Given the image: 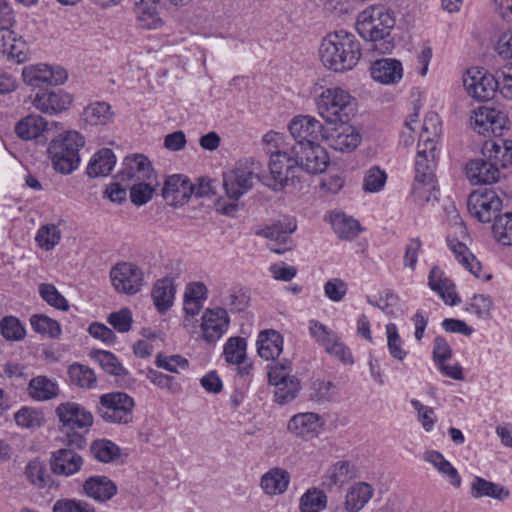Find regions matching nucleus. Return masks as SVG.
I'll list each match as a JSON object with an SVG mask.
<instances>
[{
  "mask_svg": "<svg viewBox=\"0 0 512 512\" xmlns=\"http://www.w3.org/2000/svg\"><path fill=\"white\" fill-rule=\"evenodd\" d=\"M322 64L336 73L352 70L362 56V48L356 36L345 30L327 34L319 47Z\"/></svg>",
  "mask_w": 512,
  "mask_h": 512,
  "instance_id": "f257e3e1",
  "label": "nucleus"
},
{
  "mask_svg": "<svg viewBox=\"0 0 512 512\" xmlns=\"http://www.w3.org/2000/svg\"><path fill=\"white\" fill-rule=\"evenodd\" d=\"M84 143V138L76 131H68L53 139L47 149L53 168L63 175L74 172L80 164L79 149Z\"/></svg>",
  "mask_w": 512,
  "mask_h": 512,
  "instance_id": "f03ea898",
  "label": "nucleus"
},
{
  "mask_svg": "<svg viewBox=\"0 0 512 512\" xmlns=\"http://www.w3.org/2000/svg\"><path fill=\"white\" fill-rule=\"evenodd\" d=\"M267 153L270 154V178L265 176V185L277 191L299 182V167L292 157L291 148L277 145V150L269 148Z\"/></svg>",
  "mask_w": 512,
  "mask_h": 512,
  "instance_id": "7ed1b4c3",
  "label": "nucleus"
},
{
  "mask_svg": "<svg viewBox=\"0 0 512 512\" xmlns=\"http://www.w3.org/2000/svg\"><path fill=\"white\" fill-rule=\"evenodd\" d=\"M355 106V99L340 87L326 89L317 102L319 115L331 124L348 122L354 114Z\"/></svg>",
  "mask_w": 512,
  "mask_h": 512,
  "instance_id": "20e7f679",
  "label": "nucleus"
},
{
  "mask_svg": "<svg viewBox=\"0 0 512 512\" xmlns=\"http://www.w3.org/2000/svg\"><path fill=\"white\" fill-rule=\"evenodd\" d=\"M264 178L261 163L248 159L239 163L232 171L223 174V187L228 198L237 201L252 188L255 179L264 183Z\"/></svg>",
  "mask_w": 512,
  "mask_h": 512,
  "instance_id": "39448f33",
  "label": "nucleus"
},
{
  "mask_svg": "<svg viewBox=\"0 0 512 512\" xmlns=\"http://www.w3.org/2000/svg\"><path fill=\"white\" fill-rule=\"evenodd\" d=\"M356 30L368 43L367 50L383 54L384 48V5L375 4L363 10L357 17Z\"/></svg>",
  "mask_w": 512,
  "mask_h": 512,
  "instance_id": "423d86ee",
  "label": "nucleus"
},
{
  "mask_svg": "<svg viewBox=\"0 0 512 512\" xmlns=\"http://www.w3.org/2000/svg\"><path fill=\"white\" fill-rule=\"evenodd\" d=\"M135 402L124 392H111L100 396L96 406L97 415L105 422L129 424L133 420Z\"/></svg>",
  "mask_w": 512,
  "mask_h": 512,
  "instance_id": "0eeeda50",
  "label": "nucleus"
},
{
  "mask_svg": "<svg viewBox=\"0 0 512 512\" xmlns=\"http://www.w3.org/2000/svg\"><path fill=\"white\" fill-rule=\"evenodd\" d=\"M289 131L295 140L289 148L304 149L305 145H313L326 136L322 123L308 115L295 116L289 123Z\"/></svg>",
  "mask_w": 512,
  "mask_h": 512,
  "instance_id": "6e6552de",
  "label": "nucleus"
},
{
  "mask_svg": "<svg viewBox=\"0 0 512 512\" xmlns=\"http://www.w3.org/2000/svg\"><path fill=\"white\" fill-rule=\"evenodd\" d=\"M467 208L473 218L487 223L498 216L497 213L502 208V200L492 189H478L469 195Z\"/></svg>",
  "mask_w": 512,
  "mask_h": 512,
  "instance_id": "1a4fd4ad",
  "label": "nucleus"
},
{
  "mask_svg": "<svg viewBox=\"0 0 512 512\" xmlns=\"http://www.w3.org/2000/svg\"><path fill=\"white\" fill-rule=\"evenodd\" d=\"M110 279L119 293L134 295L144 285V273L141 268L130 262H121L112 267Z\"/></svg>",
  "mask_w": 512,
  "mask_h": 512,
  "instance_id": "9d476101",
  "label": "nucleus"
},
{
  "mask_svg": "<svg viewBox=\"0 0 512 512\" xmlns=\"http://www.w3.org/2000/svg\"><path fill=\"white\" fill-rule=\"evenodd\" d=\"M498 75H492L482 69H469L463 77L467 93L478 101L492 99L498 90Z\"/></svg>",
  "mask_w": 512,
  "mask_h": 512,
  "instance_id": "9b49d317",
  "label": "nucleus"
},
{
  "mask_svg": "<svg viewBox=\"0 0 512 512\" xmlns=\"http://www.w3.org/2000/svg\"><path fill=\"white\" fill-rule=\"evenodd\" d=\"M56 414L62 424L61 431H87L93 424V415L78 403H62L56 408Z\"/></svg>",
  "mask_w": 512,
  "mask_h": 512,
  "instance_id": "f8f14e48",
  "label": "nucleus"
},
{
  "mask_svg": "<svg viewBox=\"0 0 512 512\" xmlns=\"http://www.w3.org/2000/svg\"><path fill=\"white\" fill-rule=\"evenodd\" d=\"M121 183L153 181L157 177L150 160L143 154L127 156L123 162V168L118 174Z\"/></svg>",
  "mask_w": 512,
  "mask_h": 512,
  "instance_id": "ddd939ff",
  "label": "nucleus"
},
{
  "mask_svg": "<svg viewBox=\"0 0 512 512\" xmlns=\"http://www.w3.org/2000/svg\"><path fill=\"white\" fill-rule=\"evenodd\" d=\"M22 77L26 84L32 87H41L43 85L63 84L68 75L62 67H49L45 64L26 66L22 70Z\"/></svg>",
  "mask_w": 512,
  "mask_h": 512,
  "instance_id": "4468645a",
  "label": "nucleus"
},
{
  "mask_svg": "<svg viewBox=\"0 0 512 512\" xmlns=\"http://www.w3.org/2000/svg\"><path fill=\"white\" fill-rule=\"evenodd\" d=\"M291 153L292 157L297 160L299 172L322 173L328 165L327 153L318 142L310 146L305 145L304 149L291 148Z\"/></svg>",
  "mask_w": 512,
  "mask_h": 512,
  "instance_id": "2eb2a0df",
  "label": "nucleus"
},
{
  "mask_svg": "<svg viewBox=\"0 0 512 512\" xmlns=\"http://www.w3.org/2000/svg\"><path fill=\"white\" fill-rule=\"evenodd\" d=\"M229 317L224 308L207 309L202 316L201 329L203 338L208 343H215L225 333Z\"/></svg>",
  "mask_w": 512,
  "mask_h": 512,
  "instance_id": "dca6fc26",
  "label": "nucleus"
},
{
  "mask_svg": "<svg viewBox=\"0 0 512 512\" xmlns=\"http://www.w3.org/2000/svg\"><path fill=\"white\" fill-rule=\"evenodd\" d=\"M296 229V222L294 219L284 218L270 226H267L261 231V234L271 240L276 241V244L270 246V250L282 254L292 249L290 235Z\"/></svg>",
  "mask_w": 512,
  "mask_h": 512,
  "instance_id": "f3484780",
  "label": "nucleus"
},
{
  "mask_svg": "<svg viewBox=\"0 0 512 512\" xmlns=\"http://www.w3.org/2000/svg\"><path fill=\"white\" fill-rule=\"evenodd\" d=\"M83 463V458L72 448H62L54 451L49 460L52 473L66 477L79 472Z\"/></svg>",
  "mask_w": 512,
  "mask_h": 512,
  "instance_id": "a211bd4d",
  "label": "nucleus"
},
{
  "mask_svg": "<svg viewBox=\"0 0 512 512\" xmlns=\"http://www.w3.org/2000/svg\"><path fill=\"white\" fill-rule=\"evenodd\" d=\"M71 103V95L60 88L38 93L33 101L38 110L49 114L65 111Z\"/></svg>",
  "mask_w": 512,
  "mask_h": 512,
  "instance_id": "6ab92c4d",
  "label": "nucleus"
},
{
  "mask_svg": "<svg viewBox=\"0 0 512 512\" xmlns=\"http://www.w3.org/2000/svg\"><path fill=\"white\" fill-rule=\"evenodd\" d=\"M331 148L340 152H351L355 150L361 142L359 132L347 122L340 123V126L324 138Z\"/></svg>",
  "mask_w": 512,
  "mask_h": 512,
  "instance_id": "aec40b11",
  "label": "nucleus"
},
{
  "mask_svg": "<svg viewBox=\"0 0 512 512\" xmlns=\"http://www.w3.org/2000/svg\"><path fill=\"white\" fill-rule=\"evenodd\" d=\"M466 175L469 181L474 184H492L497 182L500 177V170L495 163H491L487 158L470 160L466 164Z\"/></svg>",
  "mask_w": 512,
  "mask_h": 512,
  "instance_id": "412c9836",
  "label": "nucleus"
},
{
  "mask_svg": "<svg viewBox=\"0 0 512 512\" xmlns=\"http://www.w3.org/2000/svg\"><path fill=\"white\" fill-rule=\"evenodd\" d=\"M507 117L504 113L487 107H481L471 118V124L479 134H485L489 130L493 133L503 129Z\"/></svg>",
  "mask_w": 512,
  "mask_h": 512,
  "instance_id": "4be33fe9",
  "label": "nucleus"
},
{
  "mask_svg": "<svg viewBox=\"0 0 512 512\" xmlns=\"http://www.w3.org/2000/svg\"><path fill=\"white\" fill-rule=\"evenodd\" d=\"M84 493L99 503H105L117 494L116 484L107 476H91L83 483Z\"/></svg>",
  "mask_w": 512,
  "mask_h": 512,
  "instance_id": "5701e85b",
  "label": "nucleus"
},
{
  "mask_svg": "<svg viewBox=\"0 0 512 512\" xmlns=\"http://www.w3.org/2000/svg\"><path fill=\"white\" fill-rule=\"evenodd\" d=\"M482 154L491 163H495L499 170L506 168L512 165V140H488L483 146Z\"/></svg>",
  "mask_w": 512,
  "mask_h": 512,
  "instance_id": "b1692460",
  "label": "nucleus"
},
{
  "mask_svg": "<svg viewBox=\"0 0 512 512\" xmlns=\"http://www.w3.org/2000/svg\"><path fill=\"white\" fill-rule=\"evenodd\" d=\"M428 285L431 290L438 293L446 304L452 306L460 303V299L456 295L455 285L438 266H434L430 270Z\"/></svg>",
  "mask_w": 512,
  "mask_h": 512,
  "instance_id": "393cba45",
  "label": "nucleus"
},
{
  "mask_svg": "<svg viewBox=\"0 0 512 512\" xmlns=\"http://www.w3.org/2000/svg\"><path fill=\"white\" fill-rule=\"evenodd\" d=\"M442 133V122L436 112H428L424 118L417 147L429 149V152L437 149V142Z\"/></svg>",
  "mask_w": 512,
  "mask_h": 512,
  "instance_id": "a878e982",
  "label": "nucleus"
},
{
  "mask_svg": "<svg viewBox=\"0 0 512 512\" xmlns=\"http://www.w3.org/2000/svg\"><path fill=\"white\" fill-rule=\"evenodd\" d=\"M47 129L48 122L42 116L29 114L16 123L14 131L20 139L29 141L42 136Z\"/></svg>",
  "mask_w": 512,
  "mask_h": 512,
  "instance_id": "bb28decb",
  "label": "nucleus"
},
{
  "mask_svg": "<svg viewBox=\"0 0 512 512\" xmlns=\"http://www.w3.org/2000/svg\"><path fill=\"white\" fill-rule=\"evenodd\" d=\"M175 292L176 287L173 279L165 277L157 280L152 289L151 296L154 305L160 313H165L172 306Z\"/></svg>",
  "mask_w": 512,
  "mask_h": 512,
  "instance_id": "cd10ccee",
  "label": "nucleus"
},
{
  "mask_svg": "<svg viewBox=\"0 0 512 512\" xmlns=\"http://www.w3.org/2000/svg\"><path fill=\"white\" fill-rule=\"evenodd\" d=\"M283 338L274 330L260 332L257 340L258 354L265 360H274L282 352Z\"/></svg>",
  "mask_w": 512,
  "mask_h": 512,
  "instance_id": "c85d7f7f",
  "label": "nucleus"
},
{
  "mask_svg": "<svg viewBox=\"0 0 512 512\" xmlns=\"http://www.w3.org/2000/svg\"><path fill=\"white\" fill-rule=\"evenodd\" d=\"M319 415L313 412L299 413L288 422V430L296 436H313L320 427Z\"/></svg>",
  "mask_w": 512,
  "mask_h": 512,
  "instance_id": "c756f323",
  "label": "nucleus"
},
{
  "mask_svg": "<svg viewBox=\"0 0 512 512\" xmlns=\"http://www.w3.org/2000/svg\"><path fill=\"white\" fill-rule=\"evenodd\" d=\"M435 168L436 150L429 152V149L417 147L414 179L436 181Z\"/></svg>",
  "mask_w": 512,
  "mask_h": 512,
  "instance_id": "7c9ffc66",
  "label": "nucleus"
},
{
  "mask_svg": "<svg viewBox=\"0 0 512 512\" xmlns=\"http://www.w3.org/2000/svg\"><path fill=\"white\" fill-rule=\"evenodd\" d=\"M188 188L189 179L187 177L171 175L164 182L162 196L165 200L171 201L170 204H176L189 197Z\"/></svg>",
  "mask_w": 512,
  "mask_h": 512,
  "instance_id": "2f4dec72",
  "label": "nucleus"
},
{
  "mask_svg": "<svg viewBox=\"0 0 512 512\" xmlns=\"http://www.w3.org/2000/svg\"><path fill=\"white\" fill-rule=\"evenodd\" d=\"M289 473L281 468H273L261 478V488L268 495L282 494L289 484Z\"/></svg>",
  "mask_w": 512,
  "mask_h": 512,
  "instance_id": "473e14b6",
  "label": "nucleus"
},
{
  "mask_svg": "<svg viewBox=\"0 0 512 512\" xmlns=\"http://www.w3.org/2000/svg\"><path fill=\"white\" fill-rule=\"evenodd\" d=\"M116 163V157L111 149L99 150L90 160L87 166L89 177L107 176Z\"/></svg>",
  "mask_w": 512,
  "mask_h": 512,
  "instance_id": "72a5a7b5",
  "label": "nucleus"
},
{
  "mask_svg": "<svg viewBox=\"0 0 512 512\" xmlns=\"http://www.w3.org/2000/svg\"><path fill=\"white\" fill-rule=\"evenodd\" d=\"M437 181L414 179L410 197L420 207L437 201Z\"/></svg>",
  "mask_w": 512,
  "mask_h": 512,
  "instance_id": "f704fd0d",
  "label": "nucleus"
},
{
  "mask_svg": "<svg viewBox=\"0 0 512 512\" xmlns=\"http://www.w3.org/2000/svg\"><path fill=\"white\" fill-rule=\"evenodd\" d=\"M471 494L474 498L487 496L503 501L509 497L510 492L500 484L487 481L481 477H475L471 484Z\"/></svg>",
  "mask_w": 512,
  "mask_h": 512,
  "instance_id": "c9c22d12",
  "label": "nucleus"
},
{
  "mask_svg": "<svg viewBox=\"0 0 512 512\" xmlns=\"http://www.w3.org/2000/svg\"><path fill=\"white\" fill-rule=\"evenodd\" d=\"M424 460L432 464L439 473H441L451 485L459 487L461 485V478L456 468H454L444 456L434 450L426 451L423 456Z\"/></svg>",
  "mask_w": 512,
  "mask_h": 512,
  "instance_id": "e433bc0d",
  "label": "nucleus"
},
{
  "mask_svg": "<svg viewBox=\"0 0 512 512\" xmlns=\"http://www.w3.org/2000/svg\"><path fill=\"white\" fill-rule=\"evenodd\" d=\"M372 487L364 482L353 485L346 495L345 508L348 512H358L372 497Z\"/></svg>",
  "mask_w": 512,
  "mask_h": 512,
  "instance_id": "4c0bfd02",
  "label": "nucleus"
},
{
  "mask_svg": "<svg viewBox=\"0 0 512 512\" xmlns=\"http://www.w3.org/2000/svg\"><path fill=\"white\" fill-rule=\"evenodd\" d=\"M29 395L38 401L55 398L59 393L58 385L46 376H37L30 380L28 385Z\"/></svg>",
  "mask_w": 512,
  "mask_h": 512,
  "instance_id": "58836bf2",
  "label": "nucleus"
},
{
  "mask_svg": "<svg viewBox=\"0 0 512 512\" xmlns=\"http://www.w3.org/2000/svg\"><path fill=\"white\" fill-rule=\"evenodd\" d=\"M133 1L135 12L143 27L155 29L161 25V19L157 16L158 0Z\"/></svg>",
  "mask_w": 512,
  "mask_h": 512,
  "instance_id": "ea45409f",
  "label": "nucleus"
},
{
  "mask_svg": "<svg viewBox=\"0 0 512 512\" xmlns=\"http://www.w3.org/2000/svg\"><path fill=\"white\" fill-rule=\"evenodd\" d=\"M27 480L36 488L51 487L54 483L52 477L46 473L45 464L39 459H33L25 467Z\"/></svg>",
  "mask_w": 512,
  "mask_h": 512,
  "instance_id": "a19ab883",
  "label": "nucleus"
},
{
  "mask_svg": "<svg viewBox=\"0 0 512 512\" xmlns=\"http://www.w3.org/2000/svg\"><path fill=\"white\" fill-rule=\"evenodd\" d=\"M275 386L274 400L280 405H285L294 400L300 390V381L297 377L292 376L290 380L272 381Z\"/></svg>",
  "mask_w": 512,
  "mask_h": 512,
  "instance_id": "79ce46f5",
  "label": "nucleus"
},
{
  "mask_svg": "<svg viewBox=\"0 0 512 512\" xmlns=\"http://www.w3.org/2000/svg\"><path fill=\"white\" fill-rule=\"evenodd\" d=\"M331 224L336 234L341 239H353L359 231V222L344 213H335L331 216Z\"/></svg>",
  "mask_w": 512,
  "mask_h": 512,
  "instance_id": "37998d69",
  "label": "nucleus"
},
{
  "mask_svg": "<svg viewBox=\"0 0 512 512\" xmlns=\"http://www.w3.org/2000/svg\"><path fill=\"white\" fill-rule=\"evenodd\" d=\"M68 376L71 384L80 388L91 389L96 385V375L89 367L74 363L68 368Z\"/></svg>",
  "mask_w": 512,
  "mask_h": 512,
  "instance_id": "c03bdc74",
  "label": "nucleus"
},
{
  "mask_svg": "<svg viewBox=\"0 0 512 512\" xmlns=\"http://www.w3.org/2000/svg\"><path fill=\"white\" fill-rule=\"evenodd\" d=\"M309 331L316 342L321 345L326 352L329 351L331 347H334L336 343L341 341L336 332L315 320H311L309 322Z\"/></svg>",
  "mask_w": 512,
  "mask_h": 512,
  "instance_id": "a18cd8bd",
  "label": "nucleus"
},
{
  "mask_svg": "<svg viewBox=\"0 0 512 512\" xmlns=\"http://www.w3.org/2000/svg\"><path fill=\"white\" fill-rule=\"evenodd\" d=\"M159 186L158 178L153 181H138L130 186V200L137 206H142L149 202Z\"/></svg>",
  "mask_w": 512,
  "mask_h": 512,
  "instance_id": "49530a36",
  "label": "nucleus"
},
{
  "mask_svg": "<svg viewBox=\"0 0 512 512\" xmlns=\"http://www.w3.org/2000/svg\"><path fill=\"white\" fill-rule=\"evenodd\" d=\"M95 459L103 463L112 462L120 457V448L110 440H95L90 446Z\"/></svg>",
  "mask_w": 512,
  "mask_h": 512,
  "instance_id": "de8ad7c7",
  "label": "nucleus"
},
{
  "mask_svg": "<svg viewBox=\"0 0 512 512\" xmlns=\"http://www.w3.org/2000/svg\"><path fill=\"white\" fill-rule=\"evenodd\" d=\"M90 355L105 372L115 376H125L127 374L126 369L113 353L104 350H93Z\"/></svg>",
  "mask_w": 512,
  "mask_h": 512,
  "instance_id": "09e8293b",
  "label": "nucleus"
},
{
  "mask_svg": "<svg viewBox=\"0 0 512 512\" xmlns=\"http://www.w3.org/2000/svg\"><path fill=\"white\" fill-rule=\"evenodd\" d=\"M112 117L110 105L105 102L91 104L84 110V119L91 125H105Z\"/></svg>",
  "mask_w": 512,
  "mask_h": 512,
  "instance_id": "8fccbe9b",
  "label": "nucleus"
},
{
  "mask_svg": "<svg viewBox=\"0 0 512 512\" xmlns=\"http://www.w3.org/2000/svg\"><path fill=\"white\" fill-rule=\"evenodd\" d=\"M30 324L35 332L49 338H57L61 334L60 324L43 314H35L30 318Z\"/></svg>",
  "mask_w": 512,
  "mask_h": 512,
  "instance_id": "3c124183",
  "label": "nucleus"
},
{
  "mask_svg": "<svg viewBox=\"0 0 512 512\" xmlns=\"http://www.w3.org/2000/svg\"><path fill=\"white\" fill-rule=\"evenodd\" d=\"M327 496L319 489L307 490L300 499L301 512H320L325 509Z\"/></svg>",
  "mask_w": 512,
  "mask_h": 512,
  "instance_id": "603ef678",
  "label": "nucleus"
},
{
  "mask_svg": "<svg viewBox=\"0 0 512 512\" xmlns=\"http://www.w3.org/2000/svg\"><path fill=\"white\" fill-rule=\"evenodd\" d=\"M495 238L502 245H512V213L498 215L492 226Z\"/></svg>",
  "mask_w": 512,
  "mask_h": 512,
  "instance_id": "864d4df0",
  "label": "nucleus"
},
{
  "mask_svg": "<svg viewBox=\"0 0 512 512\" xmlns=\"http://www.w3.org/2000/svg\"><path fill=\"white\" fill-rule=\"evenodd\" d=\"M224 355L228 363L241 364L246 356V340L241 337H231L224 346Z\"/></svg>",
  "mask_w": 512,
  "mask_h": 512,
  "instance_id": "5fc2aeb1",
  "label": "nucleus"
},
{
  "mask_svg": "<svg viewBox=\"0 0 512 512\" xmlns=\"http://www.w3.org/2000/svg\"><path fill=\"white\" fill-rule=\"evenodd\" d=\"M386 336L390 355L399 361H403L408 352L403 348V340L399 336L397 326L395 324L390 323L386 325Z\"/></svg>",
  "mask_w": 512,
  "mask_h": 512,
  "instance_id": "6e6d98bb",
  "label": "nucleus"
},
{
  "mask_svg": "<svg viewBox=\"0 0 512 512\" xmlns=\"http://www.w3.org/2000/svg\"><path fill=\"white\" fill-rule=\"evenodd\" d=\"M14 419L19 426L28 429L39 428L44 422L43 413L30 407L21 408L15 413Z\"/></svg>",
  "mask_w": 512,
  "mask_h": 512,
  "instance_id": "4d7b16f0",
  "label": "nucleus"
},
{
  "mask_svg": "<svg viewBox=\"0 0 512 512\" xmlns=\"http://www.w3.org/2000/svg\"><path fill=\"white\" fill-rule=\"evenodd\" d=\"M39 294L49 305L66 311L69 309V305L65 297L56 289L52 284H40Z\"/></svg>",
  "mask_w": 512,
  "mask_h": 512,
  "instance_id": "13d9d810",
  "label": "nucleus"
},
{
  "mask_svg": "<svg viewBox=\"0 0 512 512\" xmlns=\"http://www.w3.org/2000/svg\"><path fill=\"white\" fill-rule=\"evenodd\" d=\"M1 334L7 340L19 341L25 336V329L21 322L13 317L7 316L0 322Z\"/></svg>",
  "mask_w": 512,
  "mask_h": 512,
  "instance_id": "bf43d9fd",
  "label": "nucleus"
},
{
  "mask_svg": "<svg viewBox=\"0 0 512 512\" xmlns=\"http://www.w3.org/2000/svg\"><path fill=\"white\" fill-rule=\"evenodd\" d=\"M336 392L334 383L330 381H315L311 386L310 400L322 403L330 401Z\"/></svg>",
  "mask_w": 512,
  "mask_h": 512,
  "instance_id": "052dcab7",
  "label": "nucleus"
},
{
  "mask_svg": "<svg viewBox=\"0 0 512 512\" xmlns=\"http://www.w3.org/2000/svg\"><path fill=\"white\" fill-rule=\"evenodd\" d=\"M53 512H96V510L86 501L65 498L54 503Z\"/></svg>",
  "mask_w": 512,
  "mask_h": 512,
  "instance_id": "680f3d73",
  "label": "nucleus"
},
{
  "mask_svg": "<svg viewBox=\"0 0 512 512\" xmlns=\"http://www.w3.org/2000/svg\"><path fill=\"white\" fill-rule=\"evenodd\" d=\"M323 289L325 296L329 300L340 302L347 294L348 284L340 278H332L324 284Z\"/></svg>",
  "mask_w": 512,
  "mask_h": 512,
  "instance_id": "e2e57ef3",
  "label": "nucleus"
},
{
  "mask_svg": "<svg viewBox=\"0 0 512 512\" xmlns=\"http://www.w3.org/2000/svg\"><path fill=\"white\" fill-rule=\"evenodd\" d=\"M60 238L61 233L55 225L41 227L36 236L39 246L46 250L52 249Z\"/></svg>",
  "mask_w": 512,
  "mask_h": 512,
  "instance_id": "0e129e2a",
  "label": "nucleus"
},
{
  "mask_svg": "<svg viewBox=\"0 0 512 512\" xmlns=\"http://www.w3.org/2000/svg\"><path fill=\"white\" fill-rule=\"evenodd\" d=\"M352 477L350 465L346 461L337 462L329 471L330 485H342Z\"/></svg>",
  "mask_w": 512,
  "mask_h": 512,
  "instance_id": "69168bd1",
  "label": "nucleus"
},
{
  "mask_svg": "<svg viewBox=\"0 0 512 512\" xmlns=\"http://www.w3.org/2000/svg\"><path fill=\"white\" fill-rule=\"evenodd\" d=\"M108 322L121 333L128 332L132 325V315L129 309L124 308L113 312L108 317Z\"/></svg>",
  "mask_w": 512,
  "mask_h": 512,
  "instance_id": "338daca9",
  "label": "nucleus"
},
{
  "mask_svg": "<svg viewBox=\"0 0 512 512\" xmlns=\"http://www.w3.org/2000/svg\"><path fill=\"white\" fill-rule=\"evenodd\" d=\"M384 185V171L378 166L370 168L364 178L363 188L366 192H377Z\"/></svg>",
  "mask_w": 512,
  "mask_h": 512,
  "instance_id": "774afa93",
  "label": "nucleus"
}]
</instances>
